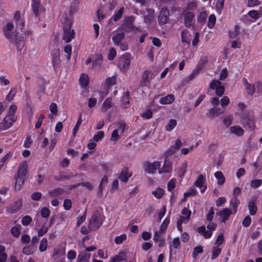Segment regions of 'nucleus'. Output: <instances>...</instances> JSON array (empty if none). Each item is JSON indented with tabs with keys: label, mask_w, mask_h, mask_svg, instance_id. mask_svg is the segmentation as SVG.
<instances>
[{
	"label": "nucleus",
	"mask_w": 262,
	"mask_h": 262,
	"mask_svg": "<svg viewBox=\"0 0 262 262\" xmlns=\"http://www.w3.org/2000/svg\"><path fill=\"white\" fill-rule=\"evenodd\" d=\"M241 121L243 126L247 130L251 132L256 126L254 115L252 111H247L241 115Z\"/></svg>",
	"instance_id": "1"
},
{
	"label": "nucleus",
	"mask_w": 262,
	"mask_h": 262,
	"mask_svg": "<svg viewBox=\"0 0 262 262\" xmlns=\"http://www.w3.org/2000/svg\"><path fill=\"white\" fill-rule=\"evenodd\" d=\"M135 17L133 15L126 16L122 20L120 28L124 32H130L137 30V28L134 25Z\"/></svg>",
	"instance_id": "2"
},
{
	"label": "nucleus",
	"mask_w": 262,
	"mask_h": 262,
	"mask_svg": "<svg viewBox=\"0 0 262 262\" xmlns=\"http://www.w3.org/2000/svg\"><path fill=\"white\" fill-rule=\"evenodd\" d=\"M103 215L99 211L96 210L89 220V226L93 229H97L103 224Z\"/></svg>",
	"instance_id": "3"
},
{
	"label": "nucleus",
	"mask_w": 262,
	"mask_h": 262,
	"mask_svg": "<svg viewBox=\"0 0 262 262\" xmlns=\"http://www.w3.org/2000/svg\"><path fill=\"white\" fill-rule=\"evenodd\" d=\"M209 88L212 90H215L216 95L219 97H221L224 94L225 87L219 80H212L210 82Z\"/></svg>",
	"instance_id": "4"
},
{
	"label": "nucleus",
	"mask_w": 262,
	"mask_h": 262,
	"mask_svg": "<svg viewBox=\"0 0 262 262\" xmlns=\"http://www.w3.org/2000/svg\"><path fill=\"white\" fill-rule=\"evenodd\" d=\"M130 61L131 55L130 53H126L123 55L119 63V68L122 72L124 73L126 72L130 66Z\"/></svg>",
	"instance_id": "5"
},
{
	"label": "nucleus",
	"mask_w": 262,
	"mask_h": 262,
	"mask_svg": "<svg viewBox=\"0 0 262 262\" xmlns=\"http://www.w3.org/2000/svg\"><path fill=\"white\" fill-rule=\"evenodd\" d=\"M14 26L12 21H9L3 27V33L4 36L10 41H13V32Z\"/></svg>",
	"instance_id": "6"
},
{
	"label": "nucleus",
	"mask_w": 262,
	"mask_h": 262,
	"mask_svg": "<svg viewBox=\"0 0 262 262\" xmlns=\"http://www.w3.org/2000/svg\"><path fill=\"white\" fill-rule=\"evenodd\" d=\"M75 32L73 29H71V24H67L64 26L63 35L62 39L66 42H69L75 37Z\"/></svg>",
	"instance_id": "7"
},
{
	"label": "nucleus",
	"mask_w": 262,
	"mask_h": 262,
	"mask_svg": "<svg viewBox=\"0 0 262 262\" xmlns=\"http://www.w3.org/2000/svg\"><path fill=\"white\" fill-rule=\"evenodd\" d=\"M160 163L159 162L156 161L151 163L147 161L143 164V168L145 172L148 174L153 173L157 169H159Z\"/></svg>",
	"instance_id": "8"
},
{
	"label": "nucleus",
	"mask_w": 262,
	"mask_h": 262,
	"mask_svg": "<svg viewBox=\"0 0 262 262\" xmlns=\"http://www.w3.org/2000/svg\"><path fill=\"white\" fill-rule=\"evenodd\" d=\"M60 50L59 49H55L52 54V63L55 71L60 68Z\"/></svg>",
	"instance_id": "9"
},
{
	"label": "nucleus",
	"mask_w": 262,
	"mask_h": 262,
	"mask_svg": "<svg viewBox=\"0 0 262 262\" xmlns=\"http://www.w3.org/2000/svg\"><path fill=\"white\" fill-rule=\"evenodd\" d=\"M23 206V201L21 199H18L13 203L10 204L6 208V211L9 213H14L19 210Z\"/></svg>",
	"instance_id": "10"
},
{
	"label": "nucleus",
	"mask_w": 262,
	"mask_h": 262,
	"mask_svg": "<svg viewBox=\"0 0 262 262\" xmlns=\"http://www.w3.org/2000/svg\"><path fill=\"white\" fill-rule=\"evenodd\" d=\"M194 17L195 14L191 12H186L184 14V23L187 28L192 27L194 29L195 25L193 22Z\"/></svg>",
	"instance_id": "11"
},
{
	"label": "nucleus",
	"mask_w": 262,
	"mask_h": 262,
	"mask_svg": "<svg viewBox=\"0 0 262 262\" xmlns=\"http://www.w3.org/2000/svg\"><path fill=\"white\" fill-rule=\"evenodd\" d=\"M22 32L23 33L20 34L16 31L14 35V42L18 50H21L25 45L24 38L25 34V31H23Z\"/></svg>",
	"instance_id": "12"
},
{
	"label": "nucleus",
	"mask_w": 262,
	"mask_h": 262,
	"mask_svg": "<svg viewBox=\"0 0 262 262\" xmlns=\"http://www.w3.org/2000/svg\"><path fill=\"white\" fill-rule=\"evenodd\" d=\"M169 11L167 8H163L158 16V20L160 25H164L167 23L169 17Z\"/></svg>",
	"instance_id": "13"
},
{
	"label": "nucleus",
	"mask_w": 262,
	"mask_h": 262,
	"mask_svg": "<svg viewBox=\"0 0 262 262\" xmlns=\"http://www.w3.org/2000/svg\"><path fill=\"white\" fill-rule=\"evenodd\" d=\"M132 175V171H130L127 167H124L118 176V179L122 182L126 183Z\"/></svg>",
	"instance_id": "14"
},
{
	"label": "nucleus",
	"mask_w": 262,
	"mask_h": 262,
	"mask_svg": "<svg viewBox=\"0 0 262 262\" xmlns=\"http://www.w3.org/2000/svg\"><path fill=\"white\" fill-rule=\"evenodd\" d=\"M13 20L15 23L16 29H20L21 31L25 27V23L23 18L21 16L20 12L19 11H16L13 16Z\"/></svg>",
	"instance_id": "15"
},
{
	"label": "nucleus",
	"mask_w": 262,
	"mask_h": 262,
	"mask_svg": "<svg viewBox=\"0 0 262 262\" xmlns=\"http://www.w3.org/2000/svg\"><path fill=\"white\" fill-rule=\"evenodd\" d=\"M152 73L148 70H145L141 77L140 85L142 87L146 86L149 83L151 79H152Z\"/></svg>",
	"instance_id": "16"
},
{
	"label": "nucleus",
	"mask_w": 262,
	"mask_h": 262,
	"mask_svg": "<svg viewBox=\"0 0 262 262\" xmlns=\"http://www.w3.org/2000/svg\"><path fill=\"white\" fill-rule=\"evenodd\" d=\"M172 170V163L170 161L168 157H165L163 166L159 168V173H169Z\"/></svg>",
	"instance_id": "17"
},
{
	"label": "nucleus",
	"mask_w": 262,
	"mask_h": 262,
	"mask_svg": "<svg viewBox=\"0 0 262 262\" xmlns=\"http://www.w3.org/2000/svg\"><path fill=\"white\" fill-rule=\"evenodd\" d=\"M231 213V210L227 208L223 209L219 212H216V214L219 215L221 218V222L224 223L229 219Z\"/></svg>",
	"instance_id": "18"
},
{
	"label": "nucleus",
	"mask_w": 262,
	"mask_h": 262,
	"mask_svg": "<svg viewBox=\"0 0 262 262\" xmlns=\"http://www.w3.org/2000/svg\"><path fill=\"white\" fill-rule=\"evenodd\" d=\"M31 8L35 16L39 15V11L42 9L40 0H32Z\"/></svg>",
	"instance_id": "19"
},
{
	"label": "nucleus",
	"mask_w": 262,
	"mask_h": 262,
	"mask_svg": "<svg viewBox=\"0 0 262 262\" xmlns=\"http://www.w3.org/2000/svg\"><path fill=\"white\" fill-rule=\"evenodd\" d=\"M14 122L12 121L11 118H9L8 117L6 116L3 119L2 122L0 123V132L9 128L12 126Z\"/></svg>",
	"instance_id": "20"
},
{
	"label": "nucleus",
	"mask_w": 262,
	"mask_h": 262,
	"mask_svg": "<svg viewBox=\"0 0 262 262\" xmlns=\"http://www.w3.org/2000/svg\"><path fill=\"white\" fill-rule=\"evenodd\" d=\"M256 201V197H252L250 199V201L248 203V209L249 211V213L251 215H255L257 211V207L255 204Z\"/></svg>",
	"instance_id": "21"
},
{
	"label": "nucleus",
	"mask_w": 262,
	"mask_h": 262,
	"mask_svg": "<svg viewBox=\"0 0 262 262\" xmlns=\"http://www.w3.org/2000/svg\"><path fill=\"white\" fill-rule=\"evenodd\" d=\"M27 173V164L26 162L21 163L17 169V173L16 175L26 179Z\"/></svg>",
	"instance_id": "22"
},
{
	"label": "nucleus",
	"mask_w": 262,
	"mask_h": 262,
	"mask_svg": "<svg viewBox=\"0 0 262 262\" xmlns=\"http://www.w3.org/2000/svg\"><path fill=\"white\" fill-rule=\"evenodd\" d=\"M125 38L124 32H118L112 37V40L115 46H118Z\"/></svg>",
	"instance_id": "23"
},
{
	"label": "nucleus",
	"mask_w": 262,
	"mask_h": 262,
	"mask_svg": "<svg viewBox=\"0 0 262 262\" xmlns=\"http://www.w3.org/2000/svg\"><path fill=\"white\" fill-rule=\"evenodd\" d=\"M66 191L61 188H55L49 191V194L51 197H61L65 193Z\"/></svg>",
	"instance_id": "24"
},
{
	"label": "nucleus",
	"mask_w": 262,
	"mask_h": 262,
	"mask_svg": "<svg viewBox=\"0 0 262 262\" xmlns=\"http://www.w3.org/2000/svg\"><path fill=\"white\" fill-rule=\"evenodd\" d=\"M197 231L205 239H208L211 237L212 234V232L211 230H206L205 226H201L197 228Z\"/></svg>",
	"instance_id": "25"
},
{
	"label": "nucleus",
	"mask_w": 262,
	"mask_h": 262,
	"mask_svg": "<svg viewBox=\"0 0 262 262\" xmlns=\"http://www.w3.org/2000/svg\"><path fill=\"white\" fill-rule=\"evenodd\" d=\"M79 83L81 87L84 89L87 88L89 83V78L88 75L85 73H82L79 79Z\"/></svg>",
	"instance_id": "26"
},
{
	"label": "nucleus",
	"mask_w": 262,
	"mask_h": 262,
	"mask_svg": "<svg viewBox=\"0 0 262 262\" xmlns=\"http://www.w3.org/2000/svg\"><path fill=\"white\" fill-rule=\"evenodd\" d=\"M79 3L77 0L73 1L70 7V9L69 11V15L71 17L73 16L74 14L77 12L79 9Z\"/></svg>",
	"instance_id": "27"
},
{
	"label": "nucleus",
	"mask_w": 262,
	"mask_h": 262,
	"mask_svg": "<svg viewBox=\"0 0 262 262\" xmlns=\"http://www.w3.org/2000/svg\"><path fill=\"white\" fill-rule=\"evenodd\" d=\"M17 106L15 104H11L10 105L7 116L9 118H11L12 121H15L16 120V117L15 116Z\"/></svg>",
	"instance_id": "28"
},
{
	"label": "nucleus",
	"mask_w": 262,
	"mask_h": 262,
	"mask_svg": "<svg viewBox=\"0 0 262 262\" xmlns=\"http://www.w3.org/2000/svg\"><path fill=\"white\" fill-rule=\"evenodd\" d=\"M36 250V247L29 244L23 248L22 252L24 255H30L33 254Z\"/></svg>",
	"instance_id": "29"
},
{
	"label": "nucleus",
	"mask_w": 262,
	"mask_h": 262,
	"mask_svg": "<svg viewBox=\"0 0 262 262\" xmlns=\"http://www.w3.org/2000/svg\"><path fill=\"white\" fill-rule=\"evenodd\" d=\"M94 59L92 62V66L95 68L96 67L100 66L102 64L103 57L101 54L96 53L94 56Z\"/></svg>",
	"instance_id": "30"
},
{
	"label": "nucleus",
	"mask_w": 262,
	"mask_h": 262,
	"mask_svg": "<svg viewBox=\"0 0 262 262\" xmlns=\"http://www.w3.org/2000/svg\"><path fill=\"white\" fill-rule=\"evenodd\" d=\"M113 106L112 99L111 97L107 98L101 106V110L102 112L106 113L107 111Z\"/></svg>",
	"instance_id": "31"
},
{
	"label": "nucleus",
	"mask_w": 262,
	"mask_h": 262,
	"mask_svg": "<svg viewBox=\"0 0 262 262\" xmlns=\"http://www.w3.org/2000/svg\"><path fill=\"white\" fill-rule=\"evenodd\" d=\"M174 100V96L172 94H168L165 97H162L159 102L162 104H167L172 103Z\"/></svg>",
	"instance_id": "32"
},
{
	"label": "nucleus",
	"mask_w": 262,
	"mask_h": 262,
	"mask_svg": "<svg viewBox=\"0 0 262 262\" xmlns=\"http://www.w3.org/2000/svg\"><path fill=\"white\" fill-rule=\"evenodd\" d=\"M207 17V14L206 11L200 12L196 16L198 23L200 24L201 25H204L206 23Z\"/></svg>",
	"instance_id": "33"
},
{
	"label": "nucleus",
	"mask_w": 262,
	"mask_h": 262,
	"mask_svg": "<svg viewBox=\"0 0 262 262\" xmlns=\"http://www.w3.org/2000/svg\"><path fill=\"white\" fill-rule=\"evenodd\" d=\"M15 184L14 186V189L16 191L19 190L24 184L26 179H24V178L19 177L16 174L15 176Z\"/></svg>",
	"instance_id": "34"
},
{
	"label": "nucleus",
	"mask_w": 262,
	"mask_h": 262,
	"mask_svg": "<svg viewBox=\"0 0 262 262\" xmlns=\"http://www.w3.org/2000/svg\"><path fill=\"white\" fill-rule=\"evenodd\" d=\"M230 130L232 134H235L239 137L243 135L244 133L243 129L241 127L237 125L230 127Z\"/></svg>",
	"instance_id": "35"
},
{
	"label": "nucleus",
	"mask_w": 262,
	"mask_h": 262,
	"mask_svg": "<svg viewBox=\"0 0 262 262\" xmlns=\"http://www.w3.org/2000/svg\"><path fill=\"white\" fill-rule=\"evenodd\" d=\"M82 113L80 112L78 115L77 122L72 130V133L74 137H75L77 132L79 130V127L82 122Z\"/></svg>",
	"instance_id": "36"
},
{
	"label": "nucleus",
	"mask_w": 262,
	"mask_h": 262,
	"mask_svg": "<svg viewBox=\"0 0 262 262\" xmlns=\"http://www.w3.org/2000/svg\"><path fill=\"white\" fill-rule=\"evenodd\" d=\"M121 100L122 101V105L124 108H127L128 105L130 104V93L126 91L122 96Z\"/></svg>",
	"instance_id": "37"
},
{
	"label": "nucleus",
	"mask_w": 262,
	"mask_h": 262,
	"mask_svg": "<svg viewBox=\"0 0 262 262\" xmlns=\"http://www.w3.org/2000/svg\"><path fill=\"white\" fill-rule=\"evenodd\" d=\"M223 112L221 111V109L220 107H213L210 108L207 113L209 115V117L211 118H213L215 116H218L221 114H222Z\"/></svg>",
	"instance_id": "38"
},
{
	"label": "nucleus",
	"mask_w": 262,
	"mask_h": 262,
	"mask_svg": "<svg viewBox=\"0 0 262 262\" xmlns=\"http://www.w3.org/2000/svg\"><path fill=\"white\" fill-rule=\"evenodd\" d=\"M187 169V163L184 161L181 166L178 167V174L180 177H183L185 176Z\"/></svg>",
	"instance_id": "39"
},
{
	"label": "nucleus",
	"mask_w": 262,
	"mask_h": 262,
	"mask_svg": "<svg viewBox=\"0 0 262 262\" xmlns=\"http://www.w3.org/2000/svg\"><path fill=\"white\" fill-rule=\"evenodd\" d=\"M180 245V241L179 237H174L172 241V245L169 246V256L170 258L172 256V248L174 249H177Z\"/></svg>",
	"instance_id": "40"
},
{
	"label": "nucleus",
	"mask_w": 262,
	"mask_h": 262,
	"mask_svg": "<svg viewBox=\"0 0 262 262\" xmlns=\"http://www.w3.org/2000/svg\"><path fill=\"white\" fill-rule=\"evenodd\" d=\"M240 203L239 200L237 197L233 198L230 201V207L233 209L234 213L237 212V207Z\"/></svg>",
	"instance_id": "41"
},
{
	"label": "nucleus",
	"mask_w": 262,
	"mask_h": 262,
	"mask_svg": "<svg viewBox=\"0 0 262 262\" xmlns=\"http://www.w3.org/2000/svg\"><path fill=\"white\" fill-rule=\"evenodd\" d=\"M124 7L120 8L118 11L115 12L114 15L110 19H113L114 21L119 20L122 16L124 13Z\"/></svg>",
	"instance_id": "42"
},
{
	"label": "nucleus",
	"mask_w": 262,
	"mask_h": 262,
	"mask_svg": "<svg viewBox=\"0 0 262 262\" xmlns=\"http://www.w3.org/2000/svg\"><path fill=\"white\" fill-rule=\"evenodd\" d=\"M214 177L217 180V184L220 185H223L225 182V178L223 173L217 171L214 173Z\"/></svg>",
	"instance_id": "43"
},
{
	"label": "nucleus",
	"mask_w": 262,
	"mask_h": 262,
	"mask_svg": "<svg viewBox=\"0 0 262 262\" xmlns=\"http://www.w3.org/2000/svg\"><path fill=\"white\" fill-rule=\"evenodd\" d=\"M205 176L201 174L199 175L196 180L194 182L193 185L199 188H202L203 186L204 182L205 180Z\"/></svg>",
	"instance_id": "44"
},
{
	"label": "nucleus",
	"mask_w": 262,
	"mask_h": 262,
	"mask_svg": "<svg viewBox=\"0 0 262 262\" xmlns=\"http://www.w3.org/2000/svg\"><path fill=\"white\" fill-rule=\"evenodd\" d=\"M165 193L164 190L161 187H157L155 190L152 191V194L157 198L161 199L163 197Z\"/></svg>",
	"instance_id": "45"
},
{
	"label": "nucleus",
	"mask_w": 262,
	"mask_h": 262,
	"mask_svg": "<svg viewBox=\"0 0 262 262\" xmlns=\"http://www.w3.org/2000/svg\"><path fill=\"white\" fill-rule=\"evenodd\" d=\"M169 223H170V217L167 216L164 220V221H163V222L160 226V228L159 229L160 232H163L164 233L167 228L168 225H169Z\"/></svg>",
	"instance_id": "46"
},
{
	"label": "nucleus",
	"mask_w": 262,
	"mask_h": 262,
	"mask_svg": "<svg viewBox=\"0 0 262 262\" xmlns=\"http://www.w3.org/2000/svg\"><path fill=\"white\" fill-rule=\"evenodd\" d=\"M182 214L184 216V220L185 221V224H187L189 220L190 219V217L191 216V210L188 209L186 207H184L182 210Z\"/></svg>",
	"instance_id": "47"
},
{
	"label": "nucleus",
	"mask_w": 262,
	"mask_h": 262,
	"mask_svg": "<svg viewBox=\"0 0 262 262\" xmlns=\"http://www.w3.org/2000/svg\"><path fill=\"white\" fill-rule=\"evenodd\" d=\"M90 257V254L86 252L80 253L78 254L77 260L79 262L88 261Z\"/></svg>",
	"instance_id": "48"
},
{
	"label": "nucleus",
	"mask_w": 262,
	"mask_h": 262,
	"mask_svg": "<svg viewBox=\"0 0 262 262\" xmlns=\"http://www.w3.org/2000/svg\"><path fill=\"white\" fill-rule=\"evenodd\" d=\"M70 176L65 175L63 172H59L58 175L54 176V179L58 181H61L64 180L69 179Z\"/></svg>",
	"instance_id": "49"
},
{
	"label": "nucleus",
	"mask_w": 262,
	"mask_h": 262,
	"mask_svg": "<svg viewBox=\"0 0 262 262\" xmlns=\"http://www.w3.org/2000/svg\"><path fill=\"white\" fill-rule=\"evenodd\" d=\"M216 22V17L214 14L209 15L207 26L209 28L212 29L214 27Z\"/></svg>",
	"instance_id": "50"
},
{
	"label": "nucleus",
	"mask_w": 262,
	"mask_h": 262,
	"mask_svg": "<svg viewBox=\"0 0 262 262\" xmlns=\"http://www.w3.org/2000/svg\"><path fill=\"white\" fill-rule=\"evenodd\" d=\"M16 92V89L12 88L8 94L6 95V99L9 102L11 101L15 96Z\"/></svg>",
	"instance_id": "51"
},
{
	"label": "nucleus",
	"mask_w": 262,
	"mask_h": 262,
	"mask_svg": "<svg viewBox=\"0 0 262 262\" xmlns=\"http://www.w3.org/2000/svg\"><path fill=\"white\" fill-rule=\"evenodd\" d=\"M177 125V121L175 119H170L166 126V130L168 132L172 130Z\"/></svg>",
	"instance_id": "52"
},
{
	"label": "nucleus",
	"mask_w": 262,
	"mask_h": 262,
	"mask_svg": "<svg viewBox=\"0 0 262 262\" xmlns=\"http://www.w3.org/2000/svg\"><path fill=\"white\" fill-rule=\"evenodd\" d=\"M48 242L46 237H43L40 242L39 250L40 252L45 251L47 248Z\"/></svg>",
	"instance_id": "53"
},
{
	"label": "nucleus",
	"mask_w": 262,
	"mask_h": 262,
	"mask_svg": "<svg viewBox=\"0 0 262 262\" xmlns=\"http://www.w3.org/2000/svg\"><path fill=\"white\" fill-rule=\"evenodd\" d=\"M222 249L218 247H214L212 249L211 259H215L221 253Z\"/></svg>",
	"instance_id": "54"
},
{
	"label": "nucleus",
	"mask_w": 262,
	"mask_h": 262,
	"mask_svg": "<svg viewBox=\"0 0 262 262\" xmlns=\"http://www.w3.org/2000/svg\"><path fill=\"white\" fill-rule=\"evenodd\" d=\"M116 84V76H113L111 77H107L105 79V84L109 88Z\"/></svg>",
	"instance_id": "55"
},
{
	"label": "nucleus",
	"mask_w": 262,
	"mask_h": 262,
	"mask_svg": "<svg viewBox=\"0 0 262 262\" xmlns=\"http://www.w3.org/2000/svg\"><path fill=\"white\" fill-rule=\"evenodd\" d=\"M203 248L201 246H198L194 248L192 252V257L196 258L199 254L203 253Z\"/></svg>",
	"instance_id": "56"
},
{
	"label": "nucleus",
	"mask_w": 262,
	"mask_h": 262,
	"mask_svg": "<svg viewBox=\"0 0 262 262\" xmlns=\"http://www.w3.org/2000/svg\"><path fill=\"white\" fill-rule=\"evenodd\" d=\"M11 233L12 234V235L15 237H18L20 234V228L16 226H14L13 227H12L11 229Z\"/></svg>",
	"instance_id": "57"
},
{
	"label": "nucleus",
	"mask_w": 262,
	"mask_h": 262,
	"mask_svg": "<svg viewBox=\"0 0 262 262\" xmlns=\"http://www.w3.org/2000/svg\"><path fill=\"white\" fill-rule=\"evenodd\" d=\"M196 190L193 187H190L187 192L184 193V199L183 201L185 200V199L188 198L191 195H194L196 194Z\"/></svg>",
	"instance_id": "58"
},
{
	"label": "nucleus",
	"mask_w": 262,
	"mask_h": 262,
	"mask_svg": "<svg viewBox=\"0 0 262 262\" xmlns=\"http://www.w3.org/2000/svg\"><path fill=\"white\" fill-rule=\"evenodd\" d=\"M86 211H87V210L85 209L83 215H79L77 218L76 225L77 226H79L82 223H83L85 221V220L86 219Z\"/></svg>",
	"instance_id": "59"
},
{
	"label": "nucleus",
	"mask_w": 262,
	"mask_h": 262,
	"mask_svg": "<svg viewBox=\"0 0 262 262\" xmlns=\"http://www.w3.org/2000/svg\"><path fill=\"white\" fill-rule=\"evenodd\" d=\"M262 184V180L255 179L250 181V186L253 188H258Z\"/></svg>",
	"instance_id": "60"
},
{
	"label": "nucleus",
	"mask_w": 262,
	"mask_h": 262,
	"mask_svg": "<svg viewBox=\"0 0 262 262\" xmlns=\"http://www.w3.org/2000/svg\"><path fill=\"white\" fill-rule=\"evenodd\" d=\"M246 91L248 95L251 96L253 95L255 92V86L254 84H249L248 85L245 86Z\"/></svg>",
	"instance_id": "61"
},
{
	"label": "nucleus",
	"mask_w": 262,
	"mask_h": 262,
	"mask_svg": "<svg viewBox=\"0 0 262 262\" xmlns=\"http://www.w3.org/2000/svg\"><path fill=\"white\" fill-rule=\"evenodd\" d=\"M127 236L125 234H122L115 238L114 242L116 244H120L126 239Z\"/></svg>",
	"instance_id": "62"
},
{
	"label": "nucleus",
	"mask_w": 262,
	"mask_h": 262,
	"mask_svg": "<svg viewBox=\"0 0 262 262\" xmlns=\"http://www.w3.org/2000/svg\"><path fill=\"white\" fill-rule=\"evenodd\" d=\"M176 180L174 178H172L170 180L167 185V190L169 191H171L176 187Z\"/></svg>",
	"instance_id": "63"
},
{
	"label": "nucleus",
	"mask_w": 262,
	"mask_h": 262,
	"mask_svg": "<svg viewBox=\"0 0 262 262\" xmlns=\"http://www.w3.org/2000/svg\"><path fill=\"white\" fill-rule=\"evenodd\" d=\"M104 136V133L103 131H99L96 134L94 135L93 138V140L96 142H98L101 140Z\"/></svg>",
	"instance_id": "64"
}]
</instances>
